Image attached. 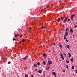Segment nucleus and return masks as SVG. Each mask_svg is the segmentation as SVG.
Here are the masks:
<instances>
[{"label":"nucleus","instance_id":"obj_1","mask_svg":"<svg viewBox=\"0 0 77 77\" xmlns=\"http://www.w3.org/2000/svg\"><path fill=\"white\" fill-rule=\"evenodd\" d=\"M68 16L66 17L64 19L63 21V22L64 23H65L67 21V20H68Z\"/></svg>","mask_w":77,"mask_h":77},{"label":"nucleus","instance_id":"obj_2","mask_svg":"<svg viewBox=\"0 0 77 77\" xmlns=\"http://www.w3.org/2000/svg\"><path fill=\"white\" fill-rule=\"evenodd\" d=\"M48 65H51V64H53L52 61H51L49 60L48 62Z\"/></svg>","mask_w":77,"mask_h":77},{"label":"nucleus","instance_id":"obj_3","mask_svg":"<svg viewBox=\"0 0 77 77\" xmlns=\"http://www.w3.org/2000/svg\"><path fill=\"white\" fill-rule=\"evenodd\" d=\"M59 47L60 48H62V45L60 43H59Z\"/></svg>","mask_w":77,"mask_h":77},{"label":"nucleus","instance_id":"obj_4","mask_svg":"<svg viewBox=\"0 0 77 77\" xmlns=\"http://www.w3.org/2000/svg\"><path fill=\"white\" fill-rule=\"evenodd\" d=\"M60 56L61 57V58L63 60H64V57H63V55L62 54H60Z\"/></svg>","mask_w":77,"mask_h":77},{"label":"nucleus","instance_id":"obj_5","mask_svg":"<svg viewBox=\"0 0 77 77\" xmlns=\"http://www.w3.org/2000/svg\"><path fill=\"white\" fill-rule=\"evenodd\" d=\"M27 58V57H25L24 58H22L23 60H26V59Z\"/></svg>","mask_w":77,"mask_h":77},{"label":"nucleus","instance_id":"obj_6","mask_svg":"<svg viewBox=\"0 0 77 77\" xmlns=\"http://www.w3.org/2000/svg\"><path fill=\"white\" fill-rule=\"evenodd\" d=\"M34 68H36V67H37V64H36V63H35L34 65Z\"/></svg>","mask_w":77,"mask_h":77},{"label":"nucleus","instance_id":"obj_7","mask_svg":"<svg viewBox=\"0 0 77 77\" xmlns=\"http://www.w3.org/2000/svg\"><path fill=\"white\" fill-rule=\"evenodd\" d=\"M70 33H72L73 32V30L72 29H70Z\"/></svg>","mask_w":77,"mask_h":77},{"label":"nucleus","instance_id":"obj_8","mask_svg":"<svg viewBox=\"0 0 77 77\" xmlns=\"http://www.w3.org/2000/svg\"><path fill=\"white\" fill-rule=\"evenodd\" d=\"M43 56L44 57H47V54L44 53L43 54Z\"/></svg>","mask_w":77,"mask_h":77},{"label":"nucleus","instance_id":"obj_9","mask_svg":"<svg viewBox=\"0 0 77 77\" xmlns=\"http://www.w3.org/2000/svg\"><path fill=\"white\" fill-rule=\"evenodd\" d=\"M66 47H67V48H69V45H66Z\"/></svg>","mask_w":77,"mask_h":77},{"label":"nucleus","instance_id":"obj_10","mask_svg":"<svg viewBox=\"0 0 77 77\" xmlns=\"http://www.w3.org/2000/svg\"><path fill=\"white\" fill-rule=\"evenodd\" d=\"M68 55H69V57H71V54H70V53H69V52L68 53Z\"/></svg>","mask_w":77,"mask_h":77},{"label":"nucleus","instance_id":"obj_11","mask_svg":"<svg viewBox=\"0 0 77 77\" xmlns=\"http://www.w3.org/2000/svg\"><path fill=\"white\" fill-rule=\"evenodd\" d=\"M50 67H47L46 69L47 71H48V69H50Z\"/></svg>","mask_w":77,"mask_h":77},{"label":"nucleus","instance_id":"obj_12","mask_svg":"<svg viewBox=\"0 0 77 77\" xmlns=\"http://www.w3.org/2000/svg\"><path fill=\"white\" fill-rule=\"evenodd\" d=\"M38 72L40 74L41 73V72H42V70H39L38 71Z\"/></svg>","mask_w":77,"mask_h":77},{"label":"nucleus","instance_id":"obj_13","mask_svg":"<svg viewBox=\"0 0 77 77\" xmlns=\"http://www.w3.org/2000/svg\"><path fill=\"white\" fill-rule=\"evenodd\" d=\"M52 73L53 75H56V72H52Z\"/></svg>","mask_w":77,"mask_h":77},{"label":"nucleus","instance_id":"obj_14","mask_svg":"<svg viewBox=\"0 0 77 77\" xmlns=\"http://www.w3.org/2000/svg\"><path fill=\"white\" fill-rule=\"evenodd\" d=\"M75 15L74 14L72 15L71 16V18H73V17H75Z\"/></svg>","mask_w":77,"mask_h":77},{"label":"nucleus","instance_id":"obj_15","mask_svg":"<svg viewBox=\"0 0 77 77\" xmlns=\"http://www.w3.org/2000/svg\"><path fill=\"white\" fill-rule=\"evenodd\" d=\"M60 18L59 17L57 20V21L59 22V21H60Z\"/></svg>","mask_w":77,"mask_h":77},{"label":"nucleus","instance_id":"obj_16","mask_svg":"<svg viewBox=\"0 0 77 77\" xmlns=\"http://www.w3.org/2000/svg\"><path fill=\"white\" fill-rule=\"evenodd\" d=\"M68 31H69V29L66 28V32H68Z\"/></svg>","mask_w":77,"mask_h":77},{"label":"nucleus","instance_id":"obj_17","mask_svg":"<svg viewBox=\"0 0 77 77\" xmlns=\"http://www.w3.org/2000/svg\"><path fill=\"white\" fill-rule=\"evenodd\" d=\"M13 41H17V39H16V38H13Z\"/></svg>","mask_w":77,"mask_h":77},{"label":"nucleus","instance_id":"obj_18","mask_svg":"<svg viewBox=\"0 0 77 77\" xmlns=\"http://www.w3.org/2000/svg\"><path fill=\"white\" fill-rule=\"evenodd\" d=\"M37 65H38V66H39V65H40V63H39V62H38L37 63Z\"/></svg>","mask_w":77,"mask_h":77},{"label":"nucleus","instance_id":"obj_19","mask_svg":"<svg viewBox=\"0 0 77 77\" xmlns=\"http://www.w3.org/2000/svg\"><path fill=\"white\" fill-rule=\"evenodd\" d=\"M66 62L67 63H69V61H67V60H66Z\"/></svg>","mask_w":77,"mask_h":77},{"label":"nucleus","instance_id":"obj_20","mask_svg":"<svg viewBox=\"0 0 77 77\" xmlns=\"http://www.w3.org/2000/svg\"><path fill=\"white\" fill-rule=\"evenodd\" d=\"M25 77H28V75H27V74H25Z\"/></svg>","mask_w":77,"mask_h":77},{"label":"nucleus","instance_id":"obj_21","mask_svg":"<svg viewBox=\"0 0 77 77\" xmlns=\"http://www.w3.org/2000/svg\"><path fill=\"white\" fill-rule=\"evenodd\" d=\"M64 39L65 40V39H66V36L65 35H64Z\"/></svg>","mask_w":77,"mask_h":77},{"label":"nucleus","instance_id":"obj_22","mask_svg":"<svg viewBox=\"0 0 77 77\" xmlns=\"http://www.w3.org/2000/svg\"><path fill=\"white\" fill-rule=\"evenodd\" d=\"M70 60L71 62L73 61V58L72 57L70 59Z\"/></svg>","mask_w":77,"mask_h":77},{"label":"nucleus","instance_id":"obj_23","mask_svg":"<svg viewBox=\"0 0 77 77\" xmlns=\"http://www.w3.org/2000/svg\"><path fill=\"white\" fill-rule=\"evenodd\" d=\"M61 20L62 21H63V17H61Z\"/></svg>","mask_w":77,"mask_h":77},{"label":"nucleus","instance_id":"obj_24","mask_svg":"<svg viewBox=\"0 0 77 77\" xmlns=\"http://www.w3.org/2000/svg\"><path fill=\"white\" fill-rule=\"evenodd\" d=\"M72 69H74V67L73 66H72Z\"/></svg>","mask_w":77,"mask_h":77},{"label":"nucleus","instance_id":"obj_25","mask_svg":"<svg viewBox=\"0 0 77 77\" xmlns=\"http://www.w3.org/2000/svg\"><path fill=\"white\" fill-rule=\"evenodd\" d=\"M67 35H68V32H66L65 33V36H67Z\"/></svg>","mask_w":77,"mask_h":77},{"label":"nucleus","instance_id":"obj_26","mask_svg":"<svg viewBox=\"0 0 77 77\" xmlns=\"http://www.w3.org/2000/svg\"><path fill=\"white\" fill-rule=\"evenodd\" d=\"M41 28L42 29H43V28L45 27V26H44L43 25L42 26H41Z\"/></svg>","mask_w":77,"mask_h":77},{"label":"nucleus","instance_id":"obj_27","mask_svg":"<svg viewBox=\"0 0 77 77\" xmlns=\"http://www.w3.org/2000/svg\"><path fill=\"white\" fill-rule=\"evenodd\" d=\"M22 41L23 42H25V40H24V39H22Z\"/></svg>","mask_w":77,"mask_h":77},{"label":"nucleus","instance_id":"obj_28","mask_svg":"<svg viewBox=\"0 0 77 77\" xmlns=\"http://www.w3.org/2000/svg\"><path fill=\"white\" fill-rule=\"evenodd\" d=\"M53 45H54V46H55V45H56V44H55V43H53L52 44Z\"/></svg>","mask_w":77,"mask_h":77},{"label":"nucleus","instance_id":"obj_29","mask_svg":"<svg viewBox=\"0 0 77 77\" xmlns=\"http://www.w3.org/2000/svg\"><path fill=\"white\" fill-rule=\"evenodd\" d=\"M66 68H68V65L66 66Z\"/></svg>","mask_w":77,"mask_h":77},{"label":"nucleus","instance_id":"obj_30","mask_svg":"<svg viewBox=\"0 0 77 77\" xmlns=\"http://www.w3.org/2000/svg\"><path fill=\"white\" fill-rule=\"evenodd\" d=\"M15 35V38H17V37H18V36H17V35L16 34L14 35Z\"/></svg>","mask_w":77,"mask_h":77},{"label":"nucleus","instance_id":"obj_31","mask_svg":"<svg viewBox=\"0 0 77 77\" xmlns=\"http://www.w3.org/2000/svg\"><path fill=\"white\" fill-rule=\"evenodd\" d=\"M66 41L67 42H68V40L67 39V38H66Z\"/></svg>","mask_w":77,"mask_h":77},{"label":"nucleus","instance_id":"obj_32","mask_svg":"<svg viewBox=\"0 0 77 77\" xmlns=\"http://www.w3.org/2000/svg\"><path fill=\"white\" fill-rule=\"evenodd\" d=\"M43 64L44 65H45V62L43 61Z\"/></svg>","mask_w":77,"mask_h":77},{"label":"nucleus","instance_id":"obj_33","mask_svg":"<svg viewBox=\"0 0 77 77\" xmlns=\"http://www.w3.org/2000/svg\"><path fill=\"white\" fill-rule=\"evenodd\" d=\"M64 55L65 56V57H66V54H65V53L64 52Z\"/></svg>","mask_w":77,"mask_h":77},{"label":"nucleus","instance_id":"obj_34","mask_svg":"<svg viewBox=\"0 0 77 77\" xmlns=\"http://www.w3.org/2000/svg\"><path fill=\"white\" fill-rule=\"evenodd\" d=\"M67 21H68V22H69V21H70V19H68V20Z\"/></svg>","mask_w":77,"mask_h":77},{"label":"nucleus","instance_id":"obj_35","mask_svg":"<svg viewBox=\"0 0 77 77\" xmlns=\"http://www.w3.org/2000/svg\"><path fill=\"white\" fill-rule=\"evenodd\" d=\"M20 38H22V35H20Z\"/></svg>","mask_w":77,"mask_h":77},{"label":"nucleus","instance_id":"obj_36","mask_svg":"<svg viewBox=\"0 0 77 77\" xmlns=\"http://www.w3.org/2000/svg\"><path fill=\"white\" fill-rule=\"evenodd\" d=\"M73 38H74H74H75V37H74V36H75V35H73Z\"/></svg>","mask_w":77,"mask_h":77},{"label":"nucleus","instance_id":"obj_37","mask_svg":"<svg viewBox=\"0 0 77 77\" xmlns=\"http://www.w3.org/2000/svg\"><path fill=\"white\" fill-rule=\"evenodd\" d=\"M35 71H37V70H38V69H35Z\"/></svg>","mask_w":77,"mask_h":77},{"label":"nucleus","instance_id":"obj_38","mask_svg":"<svg viewBox=\"0 0 77 77\" xmlns=\"http://www.w3.org/2000/svg\"><path fill=\"white\" fill-rule=\"evenodd\" d=\"M75 71L76 72V73L77 74V69H75Z\"/></svg>","mask_w":77,"mask_h":77},{"label":"nucleus","instance_id":"obj_39","mask_svg":"<svg viewBox=\"0 0 77 77\" xmlns=\"http://www.w3.org/2000/svg\"><path fill=\"white\" fill-rule=\"evenodd\" d=\"M71 20H73V18H72V17H71Z\"/></svg>","mask_w":77,"mask_h":77},{"label":"nucleus","instance_id":"obj_40","mask_svg":"<svg viewBox=\"0 0 77 77\" xmlns=\"http://www.w3.org/2000/svg\"><path fill=\"white\" fill-rule=\"evenodd\" d=\"M17 36H20V34H18L17 35Z\"/></svg>","mask_w":77,"mask_h":77},{"label":"nucleus","instance_id":"obj_41","mask_svg":"<svg viewBox=\"0 0 77 77\" xmlns=\"http://www.w3.org/2000/svg\"><path fill=\"white\" fill-rule=\"evenodd\" d=\"M77 27V25H76V26H75V28H76Z\"/></svg>","mask_w":77,"mask_h":77},{"label":"nucleus","instance_id":"obj_42","mask_svg":"<svg viewBox=\"0 0 77 77\" xmlns=\"http://www.w3.org/2000/svg\"><path fill=\"white\" fill-rule=\"evenodd\" d=\"M73 76H74V75H74V74L73 73Z\"/></svg>","mask_w":77,"mask_h":77},{"label":"nucleus","instance_id":"obj_43","mask_svg":"<svg viewBox=\"0 0 77 77\" xmlns=\"http://www.w3.org/2000/svg\"><path fill=\"white\" fill-rule=\"evenodd\" d=\"M49 52H50V51H51V50H49Z\"/></svg>","mask_w":77,"mask_h":77},{"label":"nucleus","instance_id":"obj_44","mask_svg":"<svg viewBox=\"0 0 77 77\" xmlns=\"http://www.w3.org/2000/svg\"><path fill=\"white\" fill-rule=\"evenodd\" d=\"M54 75V76H55V77H57V76H56V75Z\"/></svg>","mask_w":77,"mask_h":77},{"label":"nucleus","instance_id":"obj_45","mask_svg":"<svg viewBox=\"0 0 77 77\" xmlns=\"http://www.w3.org/2000/svg\"><path fill=\"white\" fill-rule=\"evenodd\" d=\"M48 6H49V5H48Z\"/></svg>","mask_w":77,"mask_h":77},{"label":"nucleus","instance_id":"obj_46","mask_svg":"<svg viewBox=\"0 0 77 77\" xmlns=\"http://www.w3.org/2000/svg\"><path fill=\"white\" fill-rule=\"evenodd\" d=\"M5 48H7V47H6Z\"/></svg>","mask_w":77,"mask_h":77}]
</instances>
